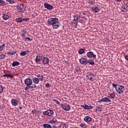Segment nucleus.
Returning a JSON list of instances; mask_svg holds the SVG:
<instances>
[{"mask_svg":"<svg viewBox=\"0 0 128 128\" xmlns=\"http://www.w3.org/2000/svg\"><path fill=\"white\" fill-rule=\"evenodd\" d=\"M1 46L4 48V46H6V44H2V46Z\"/></svg>","mask_w":128,"mask_h":128,"instance_id":"4d7b16f0","label":"nucleus"},{"mask_svg":"<svg viewBox=\"0 0 128 128\" xmlns=\"http://www.w3.org/2000/svg\"><path fill=\"white\" fill-rule=\"evenodd\" d=\"M60 106L62 107L64 110L68 111L70 110V106L67 104H61Z\"/></svg>","mask_w":128,"mask_h":128,"instance_id":"9d476101","label":"nucleus"},{"mask_svg":"<svg viewBox=\"0 0 128 128\" xmlns=\"http://www.w3.org/2000/svg\"><path fill=\"white\" fill-rule=\"evenodd\" d=\"M58 128H64V125H60Z\"/></svg>","mask_w":128,"mask_h":128,"instance_id":"603ef678","label":"nucleus"},{"mask_svg":"<svg viewBox=\"0 0 128 128\" xmlns=\"http://www.w3.org/2000/svg\"><path fill=\"white\" fill-rule=\"evenodd\" d=\"M81 106L82 108H84L85 110H92V108H94V106H88V105H87L86 104L81 105Z\"/></svg>","mask_w":128,"mask_h":128,"instance_id":"2eb2a0df","label":"nucleus"},{"mask_svg":"<svg viewBox=\"0 0 128 128\" xmlns=\"http://www.w3.org/2000/svg\"><path fill=\"white\" fill-rule=\"evenodd\" d=\"M115 2H122V0H114Z\"/></svg>","mask_w":128,"mask_h":128,"instance_id":"bf43d9fd","label":"nucleus"},{"mask_svg":"<svg viewBox=\"0 0 128 128\" xmlns=\"http://www.w3.org/2000/svg\"><path fill=\"white\" fill-rule=\"evenodd\" d=\"M7 78H12V75L10 74H7Z\"/></svg>","mask_w":128,"mask_h":128,"instance_id":"58836bf2","label":"nucleus"},{"mask_svg":"<svg viewBox=\"0 0 128 128\" xmlns=\"http://www.w3.org/2000/svg\"><path fill=\"white\" fill-rule=\"evenodd\" d=\"M19 64L20 62L16 61L13 62V63L12 64V66H19Z\"/></svg>","mask_w":128,"mask_h":128,"instance_id":"b1692460","label":"nucleus"},{"mask_svg":"<svg viewBox=\"0 0 128 128\" xmlns=\"http://www.w3.org/2000/svg\"><path fill=\"white\" fill-rule=\"evenodd\" d=\"M112 102V100L108 98V97H105L104 98H102L101 100H99L98 101V102Z\"/></svg>","mask_w":128,"mask_h":128,"instance_id":"0eeeda50","label":"nucleus"},{"mask_svg":"<svg viewBox=\"0 0 128 128\" xmlns=\"http://www.w3.org/2000/svg\"><path fill=\"white\" fill-rule=\"evenodd\" d=\"M127 113H128V112Z\"/></svg>","mask_w":128,"mask_h":128,"instance_id":"69168bd1","label":"nucleus"},{"mask_svg":"<svg viewBox=\"0 0 128 128\" xmlns=\"http://www.w3.org/2000/svg\"><path fill=\"white\" fill-rule=\"evenodd\" d=\"M92 10L95 12H100V8L98 6H95V8H92Z\"/></svg>","mask_w":128,"mask_h":128,"instance_id":"4be33fe9","label":"nucleus"},{"mask_svg":"<svg viewBox=\"0 0 128 128\" xmlns=\"http://www.w3.org/2000/svg\"><path fill=\"white\" fill-rule=\"evenodd\" d=\"M18 10L20 12H24L26 8H24V4H19L18 5Z\"/></svg>","mask_w":128,"mask_h":128,"instance_id":"6e6552de","label":"nucleus"},{"mask_svg":"<svg viewBox=\"0 0 128 128\" xmlns=\"http://www.w3.org/2000/svg\"><path fill=\"white\" fill-rule=\"evenodd\" d=\"M4 92V87L2 86V85L0 84V94Z\"/></svg>","mask_w":128,"mask_h":128,"instance_id":"e433bc0d","label":"nucleus"},{"mask_svg":"<svg viewBox=\"0 0 128 128\" xmlns=\"http://www.w3.org/2000/svg\"><path fill=\"white\" fill-rule=\"evenodd\" d=\"M2 50H4V48L2 46H0V52H2Z\"/></svg>","mask_w":128,"mask_h":128,"instance_id":"5fc2aeb1","label":"nucleus"},{"mask_svg":"<svg viewBox=\"0 0 128 128\" xmlns=\"http://www.w3.org/2000/svg\"><path fill=\"white\" fill-rule=\"evenodd\" d=\"M22 38H26V35H24V34H22Z\"/></svg>","mask_w":128,"mask_h":128,"instance_id":"6e6d98bb","label":"nucleus"},{"mask_svg":"<svg viewBox=\"0 0 128 128\" xmlns=\"http://www.w3.org/2000/svg\"><path fill=\"white\" fill-rule=\"evenodd\" d=\"M6 58V55L2 54L0 56V60H4Z\"/></svg>","mask_w":128,"mask_h":128,"instance_id":"c9c22d12","label":"nucleus"},{"mask_svg":"<svg viewBox=\"0 0 128 128\" xmlns=\"http://www.w3.org/2000/svg\"><path fill=\"white\" fill-rule=\"evenodd\" d=\"M124 90H125L124 86H120L118 88H116V92H117L119 94H122Z\"/></svg>","mask_w":128,"mask_h":128,"instance_id":"423d86ee","label":"nucleus"},{"mask_svg":"<svg viewBox=\"0 0 128 128\" xmlns=\"http://www.w3.org/2000/svg\"><path fill=\"white\" fill-rule=\"evenodd\" d=\"M43 126L44 128H52V125L50 124H43Z\"/></svg>","mask_w":128,"mask_h":128,"instance_id":"bb28decb","label":"nucleus"},{"mask_svg":"<svg viewBox=\"0 0 128 128\" xmlns=\"http://www.w3.org/2000/svg\"><path fill=\"white\" fill-rule=\"evenodd\" d=\"M46 88H50V84L47 83L46 84Z\"/></svg>","mask_w":128,"mask_h":128,"instance_id":"c03bdc74","label":"nucleus"},{"mask_svg":"<svg viewBox=\"0 0 128 128\" xmlns=\"http://www.w3.org/2000/svg\"><path fill=\"white\" fill-rule=\"evenodd\" d=\"M11 104L12 106H16L18 104V100H16V99L14 98L11 100Z\"/></svg>","mask_w":128,"mask_h":128,"instance_id":"dca6fc26","label":"nucleus"},{"mask_svg":"<svg viewBox=\"0 0 128 128\" xmlns=\"http://www.w3.org/2000/svg\"><path fill=\"white\" fill-rule=\"evenodd\" d=\"M76 72H80V67H76Z\"/></svg>","mask_w":128,"mask_h":128,"instance_id":"79ce46f5","label":"nucleus"},{"mask_svg":"<svg viewBox=\"0 0 128 128\" xmlns=\"http://www.w3.org/2000/svg\"><path fill=\"white\" fill-rule=\"evenodd\" d=\"M60 26V23L58 21L55 22V23L52 25L53 28H58Z\"/></svg>","mask_w":128,"mask_h":128,"instance_id":"f3484780","label":"nucleus"},{"mask_svg":"<svg viewBox=\"0 0 128 128\" xmlns=\"http://www.w3.org/2000/svg\"><path fill=\"white\" fill-rule=\"evenodd\" d=\"M79 62L81 64H84V66H86V64H88V59L82 58L79 59Z\"/></svg>","mask_w":128,"mask_h":128,"instance_id":"1a4fd4ad","label":"nucleus"},{"mask_svg":"<svg viewBox=\"0 0 128 128\" xmlns=\"http://www.w3.org/2000/svg\"><path fill=\"white\" fill-rule=\"evenodd\" d=\"M80 126L82 128H86V124H80Z\"/></svg>","mask_w":128,"mask_h":128,"instance_id":"4c0bfd02","label":"nucleus"},{"mask_svg":"<svg viewBox=\"0 0 128 128\" xmlns=\"http://www.w3.org/2000/svg\"><path fill=\"white\" fill-rule=\"evenodd\" d=\"M50 122L51 124H54V122H56V119L54 118V119L50 120Z\"/></svg>","mask_w":128,"mask_h":128,"instance_id":"f704fd0d","label":"nucleus"},{"mask_svg":"<svg viewBox=\"0 0 128 128\" xmlns=\"http://www.w3.org/2000/svg\"><path fill=\"white\" fill-rule=\"evenodd\" d=\"M16 54V52H8V54H9V56H14V54Z\"/></svg>","mask_w":128,"mask_h":128,"instance_id":"72a5a7b5","label":"nucleus"},{"mask_svg":"<svg viewBox=\"0 0 128 128\" xmlns=\"http://www.w3.org/2000/svg\"><path fill=\"white\" fill-rule=\"evenodd\" d=\"M30 88V86H26L24 88V90H28Z\"/></svg>","mask_w":128,"mask_h":128,"instance_id":"49530a36","label":"nucleus"},{"mask_svg":"<svg viewBox=\"0 0 128 128\" xmlns=\"http://www.w3.org/2000/svg\"><path fill=\"white\" fill-rule=\"evenodd\" d=\"M90 4H91V6H92V4H94V2H90Z\"/></svg>","mask_w":128,"mask_h":128,"instance_id":"052dcab7","label":"nucleus"},{"mask_svg":"<svg viewBox=\"0 0 128 128\" xmlns=\"http://www.w3.org/2000/svg\"><path fill=\"white\" fill-rule=\"evenodd\" d=\"M112 86L113 88H115L116 90V88H117L116 86H118V85L116 84H112Z\"/></svg>","mask_w":128,"mask_h":128,"instance_id":"a19ab883","label":"nucleus"},{"mask_svg":"<svg viewBox=\"0 0 128 128\" xmlns=\"http://www.w3.org/2000/svg\"><path fill=\"white\" fill-rule=\"evenodd\" d=\"M6 2L4 1V0H0V6H6Z\"/></svg>","mask_w":128,"mask_h":128,"instance_id":"cd10ccee","label":"nucleus"},{"mask_svg":"<svg viewBox=\"0 0 128 128\" xmlns=\"http://www.w3.org/2000/svg\"><path fill=\"white\" fill-rule=\"evenodd\" d=\"M78 54H84V49H80L78 50Z\"/></svg>","mask_w":128,"mask_h":128,"instance_id":"7c9ffc66","label":"nucleus"},{"mask_svg":"<svg viewBox=\"0 0 128 128\" xmlns=\"http://www.w3.org/2000/svg\"><path fill=\"white\" fill-rule=\"evenodd\" d=\"M44 116H52L54 114V110H48L43 112Z\"/></svg>","mask_w":128,"mask_h":128,"instance_id":"39448f33","label":"nucleus"},{"mask_svg":"<svg viewBox=\"0 0 128 128\" xmlns=\"http://www.w3.org/2000/svg\"><path fill=\"white\" fill-rule=\"evenodd\" d=\"M28 52H30V50H28L22 52L20 53V56H26V54H28Z\"/></svg>","mask_w":128,"mask_h":128,"instance_id":"aec40b11","label":"nucleus"},{"mask_svg":"<svg viewBox=\"0 0 128 128\" xmlns=\"http://www.w3.org/2000/svg\"><path fill=\"white\" fill-rule=\"evenodd\" d=\"M56 22H58V18H50L48 20V22L47 24L48 26H53Z\"/></svg>","mask_w":128,"mask_h":128,"instance_id":"f03ea898","label":"nucleus"},{"mask_svg":"<svg viewBox=\"0 0 128 128\" xmlns=\"http://www.w3.org/2000/svg\"><path fill=\"white\" fill-rule=\"evenodd\" d=\"M16 22H22V18H17L16 19Z\"/></svg>","mask_w":128,"mask_h":128,"instance_id":"c756f323","label":"nucleus"},{"mask_svg":"<svg viewBox=\"0 0 128 128\" xmlns=\"http://www.w3.org/2000/svg\"><path fill=\"white\" fill-rule=\"evenodd\" d=\"M37 78H38L39 80H40L41 82L44 80V76H42V74H38Z\"/></svg>","mask_w":128,"mask_h":128,"instance_id":"393cba45","label":"nucleus"},{"mask_svg":"<svg viewBox=\"0 0 128 128\" xmlns=\"http://www.w3.org/2000/svg\"><path fill=\"white\" fill-rule=\"evenodd\" d=\"M52 128H58L56 126L55 124H54V125L52 126Z\"/></svg>","mask_w":128,"mask_h":128,"instance_id":"864d4df0","label":"nucleus"},{"mask_svg":"<svg viewBox=\"0 0 128 128\" xmlns=\"http://www.w3.org/2000/svg\"><path fill=\"white\" fill-rule=\"evenodd\" d=\"M89 64L91 66H94V62L92 60H87V64Z\"/></svg>","mask_w":128,"mask_h":128,"instance_id":"5701e85b","label":"nucleus"},{"mask_svg":"<svg viewBox=\"0 0 128 128\" xmlns=\"http://www.w3.org/2000/svg\"><path fill=\"white\" fill-rule=\"evenodd\" d=\"M2 18L4 20H8L10 18V16L6 12H3L2 14Z\"/></svg>","mask_w":128,"mask_h":128,"instance_id":"4468645a","label":"nucleus"},{"mask_svg":"<svg viewBox=\"0 0 128 128\" xmlns=\"http://www.w3.org/2000/svg\"><path fill=\"white\" fill-rule=\"evenodd\" d=\"M44 8H47V10H54V6L47 2H45L44 4Z\"/></svg>","mask_w":128,"mask_h":128,"instance_id":"9b49d317","label":"nucleus"},{"mask_svg":"<svg viewBox=\"0 0 128 128\" xmlns=\"http://www.w3.org/2000/svg\"><path fill=\"white\" fill-rule=\"evenodd\" d=\"M8 76V74H4V75H3V76H4V78H6Z\"/></svg>","mask_w":128,"mask_h":128,"instance_id":"13d9d810","label":"nucleus"},{"mask_svg":"<svg viewBox=\"0 0 128 128\" xmlns=\"http://www.w3.org/2000/svg\"><path fill=\"white\" fill-rule=\"evenodd\" d=\"M121 10L123 12H126H126H128V10H126V6H124V5H122V6Z\"/></svg>","mask_w":128,"mask_h":128,"instance_id":"c85d7f7f","label":"nucleus"},{"mask_svg":"<svg viewBox=\"0 0 128 128\" xmlns=\"http://www.w3.org/2000/svg\"><path fill=\"white\" fill-rule=\"evenodd\" d=\"M86 78L88 80H91V82H94V80L96 78V76L94 74L91 72H89L86 74Z\"/></svg>","mask_w":128,"mask_h":128,"instance_id":"f257e3e1","label":"nucleus"},{"mask_svg":"<svg viewBox=\"0 0 128 128\" xmlns=\"http://www.w3.org/2000/svg\"><path fill=\"white\" fill-rule=\"evenodd\" d=\"M42 62L44 64H48L50 63V59L46 57H44Z\"/></svg>","mask_w":128,"mask_h":128,"instance_id":"a211bd4d","label":"nucleus"},{"mask_svg":"<svg viewBox=\"0 0 128 128\" xmlns=\"http://www.w3.org/2000/svg\"><path fill=\"white\" fill-rule=\"evenodd\" d=\"M26 21L27 22V20H30V18H22V22L24 21Z\"/></svg>","mask_w":128,"mask_h":128,"instance_id":"a18cd8bd","label":"nucleus"},{"mask_svg":"<svg viewBox=\"0 0 128 128\" xmlns=\"http://www.w3.org/2000/svg\"><path fill=\"white\" fill-rule=\"evenodd\" d=\"M19 108H20V110H22V107L20 106V107H19Z\"/></svg>","mask_w":128,"mask_h":128,"instance_id":"e2e57ef3","label":"nucleus"},{"mask_svg":"<svg viewBox=\"0 0 128 128\" xmlns=\"http://www.w3.org/2000/svg\"><path fill=\"white\" fill-rule=\"evenodd\" d=\"M24 82L28 86H30L32 84V80L30 78H27L24 80Z\"/></svg>","mask_w":128,"mask_h":128,"instance_id":"7ed1b4c3","label":"nucleus"},{"mask_svg":"<svg viewBox=\"0 0 128 128\" xmlns=\"http://www.w3.org/2000/svg\"><path fill=\"white\" fill-rule=\"evenodd\" d=\"M32 114H36V110H32Z\"/></svg>","mask_w":128,"mask_h":128,"instance_id":"3c124183","label":"nucleus"},{"mask_svg":"<svg viewBox=\"0 0 128 128\" xmlns=\"http://www.w3.org/2000/svg\"><path fill=\"white\" fill-rule=\"evenodd\" d=\"M8 2H10V4H12L14 2V0H10Z\"/></svg>","mask_w":128,"mask_h":128,"instance_id":"de8ad7c7","label":"nucleus"},{"mask_svg":"<svg viewBox=\"0 0 128 128\" xmlns=\"http://www.w3.org/2000/svg\"><path fill=\"white\" fill-rule=\"evenodd\" d=\"M31 88H36V85L34 84L32 86H30Z\"/></svg>","mask_w":128,"mask_h":128,"instance_id":"37998d69","label":"nucleus"},{"mask_svg":"<svg viewBox=\"0 0 128 128\" xmlns=\"http://www.w3.org/2000/svg\"><path fill=\"white\" fill-rule=\"evenodd\" d=\"M26 42L28 41V42H32V38H30V37H26L25 38V40Z\"/></svg>","mask_w":128,"mask_h":128,"instance_id":"2f4dec72","label":"nucleus"},{"mask_svg":"<svg viewBox=\"0 0 128 128\" xmlns=\"http://www.w3.org/2000/svg\"><path fill=\"white\" fill-rule=\"evenodd\" d=\"M86 56H88L89 58H96V55L94 54V52H87Z\"/></svg>","mask_w":128,"mask_h":128,"instance_id":"f8f14e48","label":"nucleus"},{"mask_svg":"<svg viewBox=\"0 0 128 128\" xmlns=\"http://www.w3.org/2000/svg\"><path fill=\"white\" fill-rule=\"evenodd\" d=\"M125 7L126 8L127 10V8H128V6L126 4V5H125Z\"/></svg>","mask_w":128,"mask_h":128,"instance_id":"680f3d73","label":"nucleus"},{"mask_svg":"<svg viewBox=\"0 0 128 128\" xmlns=\"http://www.w3.org/2000/svg\"><path fill=\"white\" fill-rule=\"evenodd\" d=\"M92 118L88 116H86L84 118V122H92Z\"/></svg>","mask_w":128,"mask_h":128,"instance_id":"6ab92c4d","label":"nucleus"},{"mask_svg":"<svg viewBox=\"0 0 128 128\" xmlns=\"http://www.w3.org/2000/svg\"><path fill=\"white\" fill-rule=\"evenodd\" d=\"M44 58V56L42 54H38L36 56L35 62H40L42 60V58Z\"/></svg>","mask_w":128,"mask_h":128,"instance_id":"ddd939ff","label":"nucleus"},{"mask_svg":"<svg viewBox=\"0 0 128 128\" xmlns=\"http://www.w3.org/2000/svg\"><path fill=\"white\" fill-rule=\"evenodd\" d=\"M74 20H72V24L76 26H78V20H80V16H78V14H76L74 16Z\"/></svg>","mask_w":128,"mask_h":128,"instance_id":"20e7f679","label":"nucleus"},{"mask_svg":"<svg viewBox=\"0 0 128 128\" xmlns=\"http://www.w3.org/2000/svg\"><path fill=\"white\" fill-rule=\"evenodd\" d=\"M32 80H33L34 84H38L40 82V79L38 78H32Z\"/></svg>","mask_w":128,"mask_h":128,"instance_id":"412c9836","label":"nucleus"},{"mask_svg":"<svg viewBox=\"0 0 128 128\" xmlns=\"http://www.w3.org/2000/svg\"><path fill=\"white\" fill-rule=\"evenodd\" d=\"M108 96H110L109 98L111 99H114V98H116V94L114 93H112L108 94Z\"/></svg>","mask_w":128,"mask_h":128,"instance_id":"a878e982","label":"nucleus"},{"mask_svg":"<svg viewBox=\"0 0 128 128\" xmlns=\"http://www.w3.org/2000/svg\"><path fill=\"white\" fill-rule=\"evenodd\" d=\"M54 102H56L57 104H60V102H58V100L54 99L53 100Z\"/></svg>","mask_w":128,"mask_h":128,"instance_id":"ea45409f","label":"nucleus"},{"mask_svg":"<svg viewBox=\"0 0 128 128\" xmlns=\"http://www.w3.org/2000/svg\"><path fill=\"white\" fill-rule=\"evenodd\" d=\"M102 108H100V106H98L96 107V111L97 112H100Z\"/></svg>","mask_w":128,"mask_h":128,"instance_id":"473e14b6","label":"nucleus"},{"mask_svg":"<svg viewBox=\"0 0 128 128\" xmlns=\"http://www.w3.org/2000/svg\"><path fill=\"white\" fill-rule=\"evenodd\" d=\"M124 58L128 62V56H125Z\"/></svg>","mask_w":128,"mask_h":128,"instance_id":"8fccbe9b","label":"nucleus"},{"mask_svg":"<svg viewBox=\"0 0 128 128\" xmlns=\"http://www.w3.org/2000/svg\"><path fill=\"white\" fill-rule=\"evenodd\" d=\"M26 30H23V32L22 33V34H24L26 35Z\"/></svg>","mask_w":128,"mask_h":128,"instance_id":"09e8293b","label":"nucleus"},{"mask_svg":"<svg viewBox=\"0 0 128 128\" xmlns=\"http://www.w3.org/2000/svg\"><path fill=\"white\" fill-rule=\"evenodd\" d=\"M6 0V2H9L10 0Z\"/></svg>","mask_w":128,"mask_h":128,"instance_id":"0e129e2a","label":"nucleus"}]
</instances>
